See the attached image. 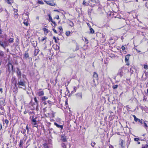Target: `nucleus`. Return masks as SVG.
<instances>
[{
  "label": "nucleus",
  "mask_w": 148,
  "mask_h": 148,
  "mask_svg": "<svg viewBox=\"0 0 148 148\" xmlns=\"http://www.w3.org/2000/svg\"><path fill=\"white\" fill-rule=\"evenodd\" d=\"M76 97L79 99H81L82 98V92H79L76 94Z\"/></svg>",
  "instance_id": "nucleus-5"
},
{
  "label": "nucleus",
  "mask_w": 148,
  "mask_h": 148,
  "mask_svg": "<svg viewBox=\"0 0 148 148\" xmlns=\"http://www.w3.org/2000/svg\"><path fill=\"white\" fill-rule=\"evenodd\" d=\"M0 91H1V93L2 92L3 89L2 88H0Z\"/></svg>",
  "instance_id": "nucleus-52"
},
{
  "label": "nucleus",
  "mask_w": 148,
  "mask_h": 148,
  "mask_svg": "<svg viewBox=\"0 0 148 148\" xmlns=\"http://www.w3.org/2000/svg\"><path fill=\"white\" fill-rule=\"evenodd\" d=\"M62 147L63 148H66V146L64 143H62L61 144Z\"/></svg>",
  "instance_id": "nucleus-27"
},
{
  "label": "nucleus",
  "mask_w": 148,
  "mask_h": 148,
  "mask_svg": "<svg viewBox=\"0 0 148 148\" xmlns=\"http://www.w3.org/2000/svg\"><path fill=\"white\" fill-rule=\"evenodd\" d=\"M144 127H147L148 126L147 124L145 123V121L144 122Z\"/></svg>",
  "instance_id": "nucleus-34"
},
{
  "label": "nucleus",
  "mask_w": 148,
  "mask_h": 148,
  "mask_svg": "<svg viewBox=\"0 0 148 148\" xmlns=\"http://www.w3.org/2000/svg\"><path fill=\"white\" fill-rule=\"evenodd\" d=\"M58 29H59L60 30H61V31H62L63 30V29H62V27L61 26H60L59 27H58Z\"/></svg>",
  "instance_id": "nucleus-39"
},
{
  "label": "nucleus",
  "mask_w": 148,
  "mask_h": 148,
  "mask_svg": "<svg viewBox=\"0 0 148 148\" xmlns=\"http://www.w3.org/2000/svg\"><path fill=\"white\" fill-rule=\"evenodd\" d=\"M23 142L22 140H21L20 141V143L19 145V146L20 147H23Z\"/></svg>",
  "instance_id": "nucleus-17"
},
{
  "label": "nucleus",
  "mask_w": 148,
  "mask_h": 148,
  "mask_svg": "<svg viewBox=\"0 0 148 148\" xmlns=\"http://www.w3.org/2000/svg\"><path fill=\"white\" fill-rule=\"evenodd\" d=\"M26 129L27 130V132H29V130L28 125H27L26 127Z\"/></svg>",
  "instance_id": "nucleus-40"
},
{
  "label": "nucleus",
  "mask_w": 148,
  "mask_h": 148,
  "mask_svg": "<svg viewBox=\"0 0 148 148\" xmlns=\"http://www.w3.org/2000/svg\"><path fill=\"white\" fill-rule=\"evenodd\" d=\"M132 116L134 117V120L135 122H137V121H138V122L140 123V124H143V119H138L136 118V116L134 115H133Z\"/></svg>",
  "instance_id": "nucleus-4"
},
{
  "label": "nucleus",
  "mask_w": 148,
  "mask_h": 148,
  "mask_svg": "<svg viewBox=\"0 0 148 148\" xmlns=\"http://www.w3.org/2000/svg\"><path fill=\"white\" fill-rule=\"evenodd\" d=\"M76 90H77V87H75V86L74 87V90H75V92L76 91Z\"/></svg>",
  "instance_id": "nucleus-50"
},
{
  "label": "nucleus",
  "mask_w": 148,
  "mask_h": 148,
  "mask_svg": "<svg viewBox=\"0 0 148 148\" xmlns=\"http://www.w3.org/2000/svg\"><path fill=\"white\" fill-rule=\"evenodd\" d=\"M5 122L7 124H8V123L9 121L7 119H5Z\"/></svg>",
  "instance_id": "nucleus-38"
},
{
  "label": "nucleus",
  "mask_w": 148,
  "mask_h": 148,
  "mask_svg": "<svg viewBox=\"0 0 148 148\" xmlns=\"http://www.w3.org/2000/svg\"><path fill=\"white\" fill-rule=\"evenodd\" d=\"M48 98L47 97L44 96L42 97V99L43 101L47 99Z\"/></svg>",
  "instance_id": "nucleus-24"
},
{
  "label": "nucleus",
  "mask_w": 148,
  "mask_h": 148,
  "mask_svg": "<svg viewBox=\"0 0 148 148\" xmlns=\"http://www.w3.org/2000/svg\"><path fill=\"white\" fill-rule=\"evenodd\" d=\"M2 128V125L1 124H0V130Z\"/></svg>",
  "instance_id": "nucleus-59"
},
{
  "label": "nucleus",
  "mask_w": 148,
  "mask_h": 148,
  "mask_svg": "<svg viewBox=\"0 0 148 148\" xmlns=\"http://www.w3.org/2000/svg\"><path fill=\"white\" fill-rule=\"evenodd\" d=\"M93 80L91 84L93 86H96L98 84V75L95 72L93 73Z\"/></svg>",
  "instance_id": "nucleus-1"
},
{
  "label": "nucleus",
  "mask_w": 148,
  "mask_h": 148,
  "mask_svg": "<svg viewBox=\"0 0 148 148\" xmlns=\"http://www.w3.org/2000/svg\"><path fill=\"white\" fill-rule=\"evenodd\" d=\"M43 145L44 148H48V147L47 144L45 143L43 144Z\"/></svg>",
  "instance_id": "nucleus-29"
},
{
  "label": "nucleus",
  "mask_w": 148,
  "mask_h": 148,
  "mask_svg": "<svg viewBox=\"0 0 148 148\" xmlns=\"http://www.w3.org/2000/svg\"><path fill=\"white\" fill-rule=\"evenodd\" d=\"M48 16H49V21H53V19H52V18L51 16V15L50 14H49Z\"/></svg>",
  "instance_id": "nucleus-25"
},
{
  "label": "nucleus",
  "mask_w": 148,
  "mask_h": 148,
  "mask_svg": "<svg viewBox=\"0 0 148 148\" xmlns=\"http://www.w3.org/2000/svg\"><path fill=\"white\" fill-rule=\"evenodd\" d=\"M53 39L55 40V41L56 42H57V40L55 36L53 37Z\"/></svg>",
  "instance_id": "nucleus-43"
},
{
  "label": "nucleus",
  "mask_w": 148,
  "mask_h": 148,
  "mask_svg": "<svg viewBox=\"0 0 148 148\" xmlns=\"http://www.w3.org/2000/svg\"><path fill=\"white\" fill-rule=\"evenodd\" d=\"M37 95L39 96H42L44 95V92L42 91H39L37 92Z\"/></svg>",
  "instance_id": "nucleus-9"
},
{
  "label": "nucleus",
  "mask_w": 148,
  "mask_h": 148,
  "mask_svg": "<svg viewBox=\"0 0 148 148\" xmlns=\"http://www.w3.org/2000/svg\"><path fill=\"white\" fill-rule=\"evenodd\" d=\"M24 56L25 58H28L29 56L28 53L27 52H25L24 54Z\"/></svg>",
  "instance_id": "nucleus-22"
},
{
  "label": "nucleus",
  "mask_w": 148,
  "mask_h": 148,
  "mask_svg": "<svg viewBox=\"0 0 148 148\" xmlns=\"http://www.w3.org/2000/svg\"><path fill=\"white\" fill-rule=\"evenodd\" d=\"M8 3V4H11V2L10 1H11V0H5Z\"/></svg>",
  "instance_id": "nucleus-35"
},
{
  "label": "nucleus",
  "mask_w": 148,
  "mask_h": 148,
  "mask_svg": "<svg viewBox=\"0 0 148 148\" xmlns=\"http://www.w3.org/2000/svg\"><path fill=\"white\" fill-rule=\"evenodd\" d=\"M138 144H140V142H138Z\"/></svg>",
  "instance_id": "nucleus-62"
},
{
  "label": "nucleus",
  "mask_w": 148,
  "mask_h": 148,
  "mask_svg": "<svg viewBox=\"0 0 148 148\" xmlns=\"http://www.w3.org/2000/svg\"><path fill=\"white\" fill-rule=\"evenodd\" d=\"M134 141H138L139 140V139L138 138H134Z\"/></svg>",
  "instance_id": "nucleus-41"
},
{
  "label": "nucleus",
  "mask_w": 148,
  "mask_h": 148,
  "mask_svg": "<svg viewBox=\"0 0 148 148\" xmlns=\"http://www.w3.org/2000/svg\"><path fill=\"white\" fill-rule=\"evenodd\" d=\"M54 124V125H56L57 127L60 128L61 129V130L63 129V127L62 125H58V124H57L56 123V122H55Z\"/></svg>",
  "instance_id": "nucleus-10"
},
{
  "label": "nucleus",
  "mask_w": 148,
  "mask_h": 148,
  "mask_svg": "<svg viewBox=\"0 0 148 148\" xmlns=\"http://www.w3.org/2000/svg\"><path fill=\"white\" fill-rule=\"evenodd\" d=\"M34 101L36 103V104H37V105H38V101L37 100L36 98V97H35L34 98Z\"/></svg>",
  "instance_id": "nucleus-26"
},
{
  "label": "nucleus",
  "mask_w": 148,
  "mask_h": 148,
  "mask_svg": "<svg viewBox=\"0 0 148 148\" xmlns=\"http://www.w3.org/2000/svg\"><path fill=\"white\" fill-rule=\"evenodd\" d=\"M42 30L44 32V33L45 34H47L49 32V30L46 28H43Z\"/></svg>",
  "instance_id": "nucleus-16"
},
{
  "label": "nucleus",
  "mask_w": 148,
  "mask_h": 148,
  "mask_svg": "<svg viewBox=\"0 0 148 148\" xmlns=\"http://www.w3.org/2000/svg\"><path fill=\"white\" fill-rule=\"evenodd\" d=\"M121 49L123 50H124L125 49V48L123 46H122L121 47Z\"/></svg>",
  "instance_id": "nucleus-44"
},
{
  "label": "nucleus",
  "mask_w": 148,
  "mask_h": 148,
  "mask_svg": "<svg viewBox=\"0 0 148 148\" xmlns=\"http://www.w3.org/2000/svg\"><path fill=\"white\" fill-rule=\"evenodd\" d=\"M18 85L20 88H22V86L25 87V82L24 80L21 79L18 80Z\"/></svg>",
  "instance_id": "nucleus-3"
},
{
  "label": "nucleus",
  "mask_w": 148,
  "mask_h": 148,
  "mask_svg": "<svg viewBox=\"0 0 148 148\" xmlns=\"http://www.w3.org/2000/svg\"><path fill=\"white\" fill-rule=\"evenodd\" d=\"M47 38L45 36L44 38H43L41 40V41L42 42H43L45 41V43L46 42V39H47Z\"/></svg>",
  "instance_id": "nucleus-19"
},
{
  "label": "nucleus",
  "mask_w": 148,
  "mask_h": 148,
  "mask_svg": "<svg viewBox=\"0 0 148 148\" xmlns=\"http://www.w3.org/2000/svg\"><path fill=\"white\" fill-rule=\"evenodd\" d=\"M112 38H110V40H112Z\"/></svg>",
  "instance_id": "nucleus-61"
},
{
  "label": "nucleus",
  "mask_w": 148,
  "mask_h": 148,
  "mask_svg": "<svg viewBox=\"0 0 148 148\" xmlns=\"http://www.w3.org/2000/svg\"><path fill=\"white\" fill-rule=\"evenodd\" d=\"M9 64L11 65L12 69L13 70V65H12V64L11 63H9Z\"/></svg>",
  "instance_id": "nucleus-55"
},
{
  "label": "nucleus",
  "mask_w": 148,
  "mask_h": 148,
  "mask_svg": "<svg viewBox=\"0 0 148 148\" xmlns=\"http://www.w3.org/2000/svg\"><path fill=\"white\" fill-rule=\"evenodd\" d=\"M95 144L96 143L95 142H92L91 143V145L92 147H94L95 145Z\"/></svg>",
  "instance_id": "nucleus-31"
},
{
  "label": "nucleus",
  "mask_w": 148,
  "mask_h": 148,
  "mask_svg": "<svg viewBox=\"0 0 148 148\" xmlns=\"http://www.w3.org/2000/svg\"><path fill=\"white\" fill-rule=\"evenodd\" d=\"M32 121L33 123L36 122V119L34 118L32 119Z\"/></svg>",
  "instance_id": "nucleus-36"
},
{
  "label": "nucleus",
  "mask_w": 148,
  "mask_h": 148,
  "mask_svg": "<svg viewBox=\"0 0 148 148\" xmlns=\"http://www.w3.org/2000/svg\"><path fill=\"white\" fill-rule=\"evenodd\" d=\"M144 68L145 69H147L148 68V66L147 65L144 64Z\"/></svg>",
  "instance_id": "nucleus-32"
},
{
  "label": "nucleus",
  "mask_w": 148,
  "mask_h": 148,
  "mask_svg": "<svg viewBox=\"0 0 148 148\" xmlns=\"http://www.w3.org/2000/svg\"><path fill=\"white\" fill-rule=\"evenodd\" d=\"M109 148H114L113 146L112 145H110L109 146Z\"/></svg>",
  "instance_id": "nucleus-53"
},
{
  "label": "nucleus",
  "mask_w": 148,
  "mask_h": 148,
  "mask_svg": "<svg viewBox=\"0 0 148 148\" xmlns=\"http://www.w3.org/2000/svg\"><path fill=\"white\" fill-rule=\"evenodd\" d=\"M6 42L5 41L4 42H3L1 41L0 42V45L4 47L5 48V47L6 46Z\"/></svg>",
  "instance_id": "nucleus-7"
},
{
  "label": "nucleus",
  "mask_w": 148,
  "mask_h": 148,
  "mask_svg": "<svg viewBox=\"0 0 148 148\" xmlns=\"http://www.w3.org/2000/svg\"><path fill=\"white\" fill-rule=\"evenodd\" d=\"M8 41L9 43H12L14 42V39L12 38H10Z\"/></svg>",
  "instance_id": "nucleus-20"
},
{
  "label": "nucleus",
  "mask_w": 148,
  "mask_h": 148,
  "mask_svg": "<svg viewBox=\"0 0 148 148\" xmlns=\"http://www.w3.org/2000/svg\"><path fill=\"white\" fill-rule=\"evenodd\" d=\"M47 3L50 5L53 6L55 5L53 1H49L47 2Z\"/></svg>",
  "instance_id": "nucleus-11"
},
{
  "label": "nucleus",
  "mask_w": 148,
  "mask_h": 148,
  "mask_svg": "<svg viewBox=\"0 0 148 148\" xmlns=\"http://www.w3.org/2000/svg\"><path fill=\"white\" fill-rule=\"evenodd\" d=\"M48 102L49 104H51V101L50 100H49L48 101Z\"/></svg>",
  "instance_id": "nucleus-56"
},
{
  "label": "nucleus",
  "mask_w": 148,
  "mask_h": 148,
  "mask_svg": "<svg viewBox=\"0 0 148 148\" xmlns=\"http://www.w3.org/2000/svg\"><path fill=\"white\" fill-rule=\"evenodd\" d=\"M17 74L19 78L21 77V73L19 69H18V70L17 72Z\"/></svg>",
  "instance_id": "nucleus-12"
},
{
  "label": "nucleus",
  "mask_w": 148,
  "mask_h": 148,
  "mask_svg": "<svg viewBox=\"0 0 148 148\" xmlns=\"http://www.w3.org/2000/svg\"><path fill=\"white\" fill-rule=\"evenodd\" d=\"M53 31L56 34L57 33V32L56 30H55L54 29H53Z\"/></svg>",
  "instance_id": "nucleus-49"
},
{
  "label": "nucleus",
  "mask_w": 148,
  "mask_h": 148,
  "mask_svg": "<svg viewBox=\"0 0 148 148\" xmlns=\"http://www.w3.org/2000/svg\"><path fill=\"white\" fill-rule=\"evenodd\" d=\"M120 145H121V146L123 148V141L122 140L120 144Z\"/></svg>",
  "instance_id": "nucleus-33"
},
{
  "label": "nucleus",
  "mask_w": 148,
  "mask_h": 148,
  "mask_svg": "<svg viewBox=\"0 0 148 148\" xmlns=\"http://www.w3.org/2000/svg\"><path fill=\"white\" fill-rule=\"evenodd\" d=\"M32 45L34 47H36L37 46V42L36 41H33L32 42Z\"/></svg>",
  "instance_id": "nucleus-18"
},
{
  "label": "nucleus",
  "mask_w": 148,
  "mask_h": 148,
  "mask_svg": "<svg viewBox=\"0 0 148 148\" xmlns=\"http://www.w3.org/2000/svg\"><path fill=\"white\" fill-rule=\"evenodd\" d=\"M43 103L45 104V105H46L47 104V103L46 102H44Z\"/></svg>",
  "instance_id": "nucleus-60"
},
{
  "label": "nucleus",
  "mask_w": 148,
  "mask_h": 148,
  "mask_svg": "<svg viewBox=\"0 0 148 148\" xmlns=\"http://www.w3.org/2000/svg\"><path fill=\"white\" fill-rule=\"evenodd\" d=\"M0 55L1 56H3V53L2 52H0Z\"/></svg>",
  "instance_id": "nucleus-46"
},
{
  "label": "nucleus",
  "mask_w": 148,
  "mask_h": 148,
  "mask_svg": "<svg viewBox=\"0 0 148 148\" xmlns=\"http://www.w3.org/2000/svg\"><path fill=\"white\" fill-rule=\"evenodd\" d=\"M33 124L34 125H35V126H34L35 127H37V124H36V122L35 123H33Z\"/></svg>",
  "instance_id": "nucleus-47"
},
{
  "label": "nucleus",
  "mask_w": 148,
  "mask_h": 148,
  "mask_svg": "<svg viewBox=\"0 0 148 148\" xmlns=\"http://www.w3.org/2000/svg\"><path fill=\"white\" fill-rule=\"evenodd\" d=\"M125 62L126 63V65L128 66L130 65V64L128 61H127V62Z\"/></svg>",
  "instance_id": "nucleus-48"
},
{
  "label": "nucleus",
  "mask_w": 148,
  "mask_h": 148,
  "mask_svg": "<svg viewBox=\"0 0 148 148\" xmlns=\"http://www.w3.org/2000/svg\"><path fill=\"white\" fill-rule=\"evenodd\" d=\"M130 55H126L125 57V62H127L128 61L129 59Z\"/></svg>",
  "instance_id": "nucleus-15"
},
{
  "label": "nucleus",
  "mask_w": 148,
  "mask_h": 148,
  "mask_svg": "<svg viewBox=\"0 0 148 148\" xmlns=\"http://www.w3.org/2000/svg\"><path fill=\"white\" fill-rule=\"evenodd\" d=\"M0 104L1 105H3L4 104V102L3 101H1L0 102Z\"/></svg>",
  "instance_id": "nucleus-45"
},
{
  "label": "nucleus",
  "mask_w": 148,
  "mask_h": 148,
  "mask_svg": "<svg viewBox=\"0 0 148 148\" xmlns=\"http://www.w3.org/2000/svg\"><path fill=\"white\" fill-rule=\"evenodd\" d=\"M147 92L148 94V89H147Z\"/></svg>",
  "instance_id": "nucleus-64"
},
{
  "label": "nucleus",
  "mask_w": 148,
  "mask_h": 148,
  "mask_svg": "<svg viewBox=\"0 0 148 148\" xmlns=\"http://www.w3.org/2000/svg\"><path fill=\"white\" fill-rule=\"evenodd\" d=\"M55 18H56V19H59V16L58 15H57L56 16V17H55Z\"/></svg>",
  "instance_id": "nucleus-51"
},
{
  "label": "nucleus",
  "mask_w": 148,
  "mask_h": 148,
  "mask_svg": "<svg viewBox=\"0 0 148 148\" xmlns=\"http://www.w3.org/2000/svg\"><path fill=\"white\" fill-rule=\"evenodd\" d=\"M26 113H27V112H26V111H25V112H24V113L25 114H26Z\"/></svg>",
  "instance_id": "nucleus-63"
},
{
  "label": "nucleus",
  "mask_w": 148,
  "mask_h": 148,
  "mask_svg": "<svg viewBox=\"0 0 148 148\" xmlns=\"http://www.w3.org/2000/svg\"><path fill=\"white\" fill-rule=\"evenodd\" d=\"M70 32L69 31H67V32H66V34L67 36H69L70 35Z\"/></svg>",
  "instance_id": "nucleus-28"
},
{
  "label": "nucleus",
  "mask_w": 148,
  "mask_h": 148,
  "mask_svg": "<svg viewBox=\"0 0 148 148\" xmlns=\"http://www.w3.org/2000/svg\"><path fill=\"white\" fill-rule=\"evenodd\" d=\"M24 23L26 25H27V23L26 22H25V21H24Z\"/></svg>",
  "instance_id": "nucleus-54"
},
{
  "label": "nucleus",
  "mask_w": 148,
  "mask_h": 148,
  "mask_svg": "<svg viewBox=\"0 0 148 148\" xmlns=\"http://www.w3.org/2000/svg\"><path fill=\"white\" fill-rule=\"evenodd\" d=\"M86 3V2H85V1H84L83 3V5H85Z\"/></svg>",
  "instance_id": "nucleus-57"
},
{
  "label": "nucleus",
  "mask_w": 148,
  "mask_h": 148,
  "mask_svg": "<svg viewBox=\"0 0 148 148\" xmlns=\"http://www.w3.org/2000/svg\"><path fill=\"white\" fill-rule=\"evenodd\" d=\"M85 42H86V44H88V40L86 38H85Z\"/></svg>",
  "instance_id": "nucleus-37"
},
{
  "label": "nucleus",
  "mask_w": 148,
  "mask_h": 148,
  "mask_svg": "<svg viewBox=\"0 0 148 148\" xmlns=\"http://www.w3.org/2000/svg\"><path fill=\"white\" fill-rule=\"evenodd\" d=\"M39 50L38 49H35L34 51V55L35 56H36L38 53Z\"/></svg>",
  "instance_id": "nucleus-14"
},
{
  "label": "nucleus",
  "mask_w": 148,
  "mask_h": 148,
  "mask_svg": "<svg viewBox=\"0 0 148 148\" xmlns=\"http://www.w3.org/2000/svg\"><path fill=\"white\" fill-rule=\"evenodd\" d=\"M55 25V26H56V23L53 21V20L51 21Z\"/></svg>",
  "instance_id": "nucleus-42"
},
{
  "label": "nucleus",
  "mask_w": 148,
  "mask_h": 148,
  "mask_svg": "<svg viewBox=\"0 0 148 148\" xmlns=\"http://www.w3.org/2000/svg\"><path fill=\"white\" fill-rule=\"evenodd\" d=\"M89 2H90V1L91 2L93 3H99V0H89Z\"/></svg>",
  "instance_id": "nucleus-13"
},
{
  "label": "nucleus",
  "mask_w": 148,
  "mask_h": 148,
  "mask_svg": "<svg viewBox=\"0 0 148 148\" xmlns=\"http://www.w3.org/2000/svg\"><path fill=\"white\" fill-rule=\"evenodd\" d=\"M14 18L16 19L17 18L18 16V14L17 13L18 12V10L16 9H14Z\"/></svg>",
  "instance_id": "nucleus-6"
},
{
  "label": "nucleus",
  "mask_w": 148,
  "mask_h": 148,
  "mask_svg": "<svg viewBox=\"0 0 148 148\" xmlns=\"http://www.w3.org/2000/svg\"><path fill=\"white\" fill-rule=\"evenodd\" d=\"M61 140L64 142H66L67 141L66 137L63 135H62L61 136Z\"/></svg>",
  "instance_id": "nucleus-8"
},
{
  "label": "nucleus",
  "mask_w": 148,
  "mask_h": 148,
  "mask_svg": "<svg viewBox=\"0 0 148 148\" xmlns=\"http://www.w3.org/2000/svg\"><path fill=\"white\" fill-rule=\"evenodd\" d=\"M39 17L38 16H37L36 17V19L38 20H39Z\"/></svg>",
  "instance_id": "nucleus-58"
},
{
  "label": "nucleus",
  "mask_w": 148,
  "mask_h": 148,
  "mask_svg": "<svg viewBox=\"0 0 148 148\" xmlns=\"http://www.w3.org/2000/svg\"><path fill=\"white\" fill-rule=\"evenodd\" d=\"M69 25L70 26H71V27H73L74 26V25L73 22L71 21H70L69 22Z\"/></svg>",
  "instance_id": "nucleus-23"
},
{
  "label": "nucleus",
  "mask_w": 148,
  "mask_h": 148,
  "mask_svg": "<svg viewBox=\"0 0 148 148\" xmlns=\"http://www.w3.org/2000/svg\"><path fill=\"white\" fill-rule=\"evenodd\" d=\"M90 27V33L92 34H93L94 32V30L91 27Z\"/></svg>",
  "instance_id": "nucleus-21"
},
{
  "label": "nucleus",
  "mask_w": 148,
  "mask_h": 148,
  "mask_svg": "<svg viewBox=\"0 0 148 148\" xmlns=\"http://www.w3.org/2000/svg\"><path fill=\"white\" fill-rule=\"evenodd\" d=\"M118 86V85H116L113 86L112 88L114 89H116L117 88Z\"/></svg>",
  "instance_id": "nucleus-30"
},
{
  "label": "nucleus",
  "mask_w": 148,
  "mask_h": 148,
  "mask_svg": "<svg viewBox=\"0 0 148 148\" xmlns=\"http://www.w3.org/2000/svg\"><path fill=\"white\" fill-rule=\"evenodd\" d=\"M126 68L124 66L121 67L119 70L117 75L121 77L123 75V73H124V71L126 70Z\"/></svg>",
  "instance_id": "nucleus-2"
}]
</instances>
